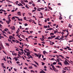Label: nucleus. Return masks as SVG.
Masks as SVG:
<instances>
[{
	"instance_id": "obj_21",
	"label": "nucleus",
	"mask_w": 73,
	"mask_h": 73,
	"mask_svg": "<svg viewBox=\"0 0 73 73\" xmlns=\"http://www.w3.org/2000/svg\"><path fill=\"white\" fill-rule=\"evenodd\" d=\"M25 50H27V51H28V52H30V51H29V49H27V48H25Z\"/></svg>"
},
{
	"instance_id": "obj_30",
	"label": "nucleus",
	"mask_w": 73,
	"mask_h": 73,
	"mask_svg": "<svg viewBox=\"0 0 73 73\" xmlns=\"http://www.w3.org/2000/svg\"><path fill=\"white\" fill-rule=\"evenodd\" d=\"M21 3H22V4H23V3H24V1L23 0H21Z\"/></svg>"
},
{
	"instance_id": "obj_27",
	"label": "nucleus",
	"mask_w": 73,
	"mask_h": 73,
	"mask_svg": "<svg viewBox=\"0 0 73 73\" xmlns=\"http://www.w3.org/2000/svg\"><path fill=\"white\" fill-rule=\"evenodd\" d=\"M18 53H19V54H21V55H22V54L21 53V52L19 51V52H18Z\"/></svg>"
},
{
	"instance_id": "obj_28",
	"label": "nucleus",
	"mask_w": 73,
	"mask_h": 73,
	"mask_svg": "<svg viewBox=\"0 0 73 73\" xmlns=\"http://www.w3.org/2000/svg\"><path fill=\"white\" fill-rule=\"evenodd\" d=\"M41 56H42V55L41 54H40L38 56V58H40Z\"/></svg>"
},
{
	"instance_id": "obj_18",
	"label": "nucleus",
	"mask_w": 73,
	"mask_h": 73,
	"mask_svg": "<svg viewBox=\"0 0 73 73\" xmlns=\"http://www.w3.org/2000/svg\"><path fill=\"white\" fill-rule=\"evenodd\" d=\"M25 7L26 8H27V9H29V7H28V5H26Z\"/></svg>"
},
{
	"instance_id": "obj_7",
	"label": "nucleus",
	"mask_w": 73,
	"mask_h": 73,
	"mask_svg": "<svg viewBox=\"0 0 73 73\" xmlns=\"http://www.w3.org/2000/svg\"><path fill=\"white\" fill-rule=\"evenodd\" d=\"M72 27V25H71V24H69L68 27H70V28H71Z\"/></svg>"
},
{
	"instance_id": "obj_9",
	"label": "nucleus",
	"mask_w": 73,
	"mask_h": 73,
	"mask_svg": "<svg viewBox=\"0 0 73 73\" xmlns=\"http://www.w3.org/2000/svg\"><path fill=\"white\" fill-rule=\"evenodd\" d=\"M5 44L6 46H9V44L8 43H5Z\"/></svg>"
},
{
	"instance_id": "obj_20",
	"label": "nucleus",
	"mask_w": 73,
	"mask_h": 73,
	"mask_svg": "<svg viewBox=\"0 0 73 73\" xmlns=\"http://www.w3.org/2000/svg\"><path fill=\"white\" fill-rule=\"evenodd\" d=\"M54 33H51L50 34V35H53V36H54Z\"/></svg>"
},
{
	"instance_id": "obj_14",
	"label": "nucleus",
	"mask_w": 73,
	"mask_h": 73,
	"mask_svg": "<svg viewBox=\"0 0 73 73\" xmlns=\"http://www.w3.org/2000/svg\"><path fill=\"white\" fill-rule=\"evenodd\" d=\"M58 65H60L61 66H62V64H61V62H59L58 63Z\"/></svg>"
},
{
	"instance_id": "obj_38",
	"label": "nucleus",
	"mask_w": 73,
	"mask_h": 73,
	"mask_svg": "<svg viewBox=\"0 0 73 73\" xmlns=\"http://www.w3.org/2000/svg\"><path fill=\"white\" fill-rule=\"evenodd\" d=\"M18 56H19V57H21V56L20 55V54H18Z\"/></svg>"
},
{
	"instance_id": "obj_35",
	"label": "nucleus",
	"mask_w": 73,
	"mask_h": 73,
	"mask_svg": "<svg viewBox=\"0 0 73 73\" xmlns=\"http://www.w3.org/2000/svg\"><path fill=\"white\" fill-rule=\"evenodd\" d=\"M17 64H20V62L19 61H17L16 62Z\"/></svg>"
},
{
	"instance_id": "obj_33",
	"label": "nucleus",
	"mask_w": 73,
	"mask_h": 73,
	"mask_svg": "<svg viewBox=\"0 0 73 73\" xmlns=\"http://www.w3.org/2000/svg\"><path fill=\"white\" fill-rule=\"evenodd\" d=\"M2 32H3V33H5V34H6V33L4 31H2Z\"/></svg>"
},
{
	"instance_id": "obj_39",
	"label": "nucleus",
	"mask_w": 73,
	"mask_h": 73,
	"mask_svg": "<svg viewBox=\"0 0 73 73\" xmlns=\"http://www.w3.org/2000/svg\"><path fill=\"white\" fill-rule=\"evenodd\" d=\"M13 31H15V26H13Z\"/></svg>"
},
{
	"instance_id": "obj_11",
	"label": "nucleus",
	"mask_w": 73,
	"mask_h": 73,
	"mask_svg": "<svg viewBox=\"0 0 73 73\" xmlns=\"http://www.w3.org/2000/svg\"><path fill=\"white\" fill-rule=\"evenodd\" d=\"M29 56H28V57H29V58H33V57H32V56L31 55H29Z\"/></svg>"
},
{
	"instance_id": "obj_4",
	"label": "nucleus",
	"mask_w": 73,
	"mask_h": 73,
	"mask_svg": "<svg viewBox=\"0 0 73 73\" xmlns=\"http://www.w3.org/2000/svg\"><path fill=\"white\" fill-rule=\"evenodd\" d=\"M41 70L42 71H41L40 72V73H46V72H45L44 71L42 70Z\"/></svg>"
},
{
	"instance_id": "obj_61",
	"label": "nucleus",
	"mask_w": 73,
	"mask_h": 73,
	"mask_svg": "<svg viewBox=\"0 0 73 73\" xmlns=\"http://www.w3.org/2000/svg\"><path fill=\"white\" fill-rule=\"evenodd\" d=\"M14 55L15 56H16L17 55V54L16 53H15L14 54Z\"/></svg>"
},
{
	"instance_id": "obj_57",
	"label": "nucleus",
	"mask_w": 73,
	"mask_h": 73,
	"mask_svg": "<svg viewBox=\"0 0 73 73\" xmlns=\"http://www.w3.org/2000/svg\"><path fill=\"white\" fill-rule=\"evenodd\" d=\"M8 19H11V17H8V18H7Z\"/></svg>"
},
{
	"instance_id": "obj_46",
	"label": "nucleus",
	"mask_w": 73,
	"mask_h": 73,
	"mask_svg": "<svg viewBox=\"0 0 73 73\" xmlns=\"http://www.w3.org/2000/svg\"><path fill=\"white\" fill-rule=\"evenodd\" d=\"M28 1L26 0V1H25V3H28Z\"/></svg>"
},
{
	"instance_id": "obj_5",
	"label": "nucleus",
	"mask_w": 73,
	"mask_h": 73,
	"mask_svg": "<svg viewBox=\"0 0 73 73\" xmlns=\"http://www.w3.org/2000/svg\"><path fill=\"white\" fill-rule=\"evenodd\" d=\"M43 53L44 54H48V52H46L45 51H43Z\"/></svg>"
},
{
	"instance_id": "obj_12",
	"label": "nucleus",
	"mask_w": 73,
	"mask_h": 73,
	"mask_svg": "<svg viewBox=\"0 0 73 73\" xmlns=\"http://www.w3.org/2000/svg\"><path fill=\"white\" fill-rule=\"evenodd\" d=\"M59 19L60 20H62V17L61 16H59Z\"/></svg>"
},
{
	"instance_id": "obj_1",
	"label": "nucleus",
	"mask_w": 73,
	"mask_h": 73,
	"mask_svg": "<svg viewBox=\"0 0 73 73\" xmlns=\"http://www.w3.org/2000/svg\"><path fill=\"white\" fill-rule=\"evenodd\" d=\"M12 41L13 42H16V43H19V41L17 40H15L14 39H13Z\"/></svg>"
},
{
	"instance_id": "obj_25",
	"label": "nucleus",
	"mask_w": 73,
	"mask_h": 73,
	"mask_svg": "<svg viewBox=\"0 0 73 73\" xmlns=\"http://www.w3.org/2000/svg\"><path fill=\"white\" fill-rule=\"evenodd\" d=\"M0 23H1V24H4V22H2V21H0Z\"/></svg>"
},
{
	"instance_id": "obj_10",
	"label": "nucleus",
	"mask_w": 73,
	"mask_h": 73,
	"mask_svg": "<svg viewBox=\"0 0 73 73\" xmlns=\"http://www.w3.org/2000/svg\"><path fill=\"white\" fill-rule=\"evenodd\" d=\"M6 23H7L8 24H10V22H9V21H6Z\"/></svg>"
},
{
	"instance_id": "obj_36",
	"label": "nucleus",
	"mask_w": 73,
	"mask_h": 73,
	"mask_svg": "<svg viewBox=\"0 0 73 73\" xmlns=\"http://www.w3.org/2000/svg\"><path fill=\"white\" fill-rule=\"evenodd\" d=\"M40 15H41V16H43V15H42V13L40 12Z\"/></svg>"
},
{
	"instance_id": "obj_8",
	"label": "nucleus",
	"mask_w": 73,
	"mask_h": 73,
	"mask_svg": "<svg viewBox=\"0 0 73 73\" xmlns=\"http://www.w3.org/2000/svg\"><path fill=\"white\" fill-rule=\"evenodd\" d=\"M58 56L61 57H62V58L63 59H64V56L62 55L59 54L58 55Z\"/></svg>"
},
{
	"instance_id": "obj_37",
	"label": "nucleus",
	"mask_w": 73,
	"mask_h": 73,
	"mask_svg": "<svg viewBox=\"0 0 73 73\" xmlns=\"http://www.w3.org/2000/svg\"><path fill=\"white\" fill-rule=\"evenodd\" d=\"M28 25V24H27V23H26L25 25V26L26 27Z\"/></svg>"
},
{
	"instance_id": "obj_44",
	"label": "nucleus",
	"mask_w": 73,
	"mask_h": 73,
	"mask_svg": "<svg viewBox=\"0 0 73 73\" xmlns=\"http://www.w3.org/2000/svg\"><path fill=\"white\" fill-rule=\"evenodd\" d=\"M40 40H41V41H44V38H42V39H41V38H40Z\"/></svg>"
},
{
	"instance_id": "obj_40",
	"label": "nucleus",
	"mask_w": 73,
	"mask_h": 73,
	"mask_svg": "<svg viewBox=\"0 0 73 73\" xmlns=\"http://www.w3.org/2000/svg\"><path fill=\"white\" fill-rule=\"evenodd\" d=\"M57 58L58 59H59V60H60V56H57Z\"/></svg>"
},
{
	"instance_id": "obj_34",
	"label": "nucleus",
	"mask_w": 73,
	"mask_h": 73,
	"mask_svg": "<svg viewBox=\"0 0 73 73\" xmlns=\"http://www.w3.org/2000/svg\"><path fill=\"white\" fill-rule=\"evenodd\" d=\"M37 11H41V10H40V9H38V8L37 9Z\"/></svg>"
},
{
	"instance_id": "obj_54",
	"label": "nucleus",
	"mask_w": 73,
	"mask_h": 73,
	"mask_svg": "<svg viewBox=\"0 0 73 73\" xmlns=\"http://www.w3.org/2000/svg\"><path fill=\"white\" fill-rule=\"evenodd\" d=\"M48 32H49V31H45V33H48Z\"/></svg>"
},
{
	"instance_id": "obj_48",
	"label": "nucleus",
	"mask_w": 73,
	"mask_h": 73,
	"mask_svg": "<svg viewBox=\"0 0 73 73\" xmlns=\"http://www.w3.org/2000/svg\"><path fill=\"white\" fill-rule=\"evenodd\" d=\"M8 41H9V42H11V40H10V39H8Z\"/></svg>"
},
{
	"instance_id": "obj_26",
	"label": "nucleus",
	"mask_w": 73,
	"mask_h": 73,
	"mask_svg": "<svg viewBox=\"0 0 73 73\" xmlns=\"http://www.w3.org/2000/svg\"><path fill=\"white\" fill-rule=\"evenodd\" d=\"M42 65H45V63H44V62H42Z\"/></svg>"
},
{
	"instance_id": "obj_45",
	"label": "nucleus",
	"mask_w": 73,
	"mask_h": 73,
	"mask_svg": "<svg viewBox=\"0 0 73 73\" xmlns=\"http://www.w3.org/2000/svg\"><path fill=\"white\" fill-rule=\"evenodd\" d=\"M61 34L62 35H64V32H62L61 33Z\"/></svg>"
},
{
	"instance_id": "obj_43",
	"label": "nucleus",
	"mask_w": 73,
	"mask_h": 73,
	"mask_svg": "<svg viewBox=\"0 0 73 73\" xmlns=\"http://www.w3.org/2000/svg\"><path fill=\"white\" fill-rule=\"evenodd\" d=\"M52 68H53V69L55 68V67H54V66H52Z\"/></svg>"
},
{
	"instance_id": "obj_42",
	"label": "nucleus",
	"mask_w": 73,
	"mask_h": 73,
	"mask_svg": "<svg viewBox=\"0 0 73 73\" xmlns=\"http://www.w3.org/2000/svg\"><path fill=\"white\" fill-rule=\"evenodd\" d=\"M62 72H62V73H65V72H66V71H64V70H62Z\"/></svg>"
},
{
	"instance_id": "obj_19",
	"label": "nucleus",
	"mask_w": 73,
	"mask_h": 73,
	"mask_svg": "<svg viewBox=\"0 0 73 73\" xmlns=\"http://www.w3.org/2000/svg\"><path fill=\"white\" fill-rule=\"evenodd\" d=\"M70 62L71 64H72V65H73V61H72L70 60Z\"/></svg>"
},
{
	"instance_id": "obj_32",
	"label": "nucleus",
	"mask_w": 73,
	"mask_h": 73,
	"mask_svg": "<svg viewBox=\"0 0 73 73\" xmlns=\"http://www.w3.org/2000/svg\"><path fill=\"white\" fill-rule=\"evenodd\" d=\"M29 22H32V19H30V20H29Z\"/></svg>"
},
{
	"instance_id": "obj_22",
	"label": "nucleus",
	"mask_w": 73,
	"mask_h": 73,
	"mask_svg": "<svg viewBox=\"0 0 73 73\" xmlns=\"http://www.w3.org/2000/svg\"><path fill=\"white\" fill-rule=\"evenodd\" d=\"M34 51H35V52H37V49L35 48H34Z\"/></svg>"
},
{
	"instance_id": "obj_17",
	"label": "nucleus",
	"mask_w": 73,
	"mask_h": 73,
	"mask_svg": "<svg viewBox=\"0 0 73 73\" xmlns=\"http://www.w3.org/2000/svg\"><path fill=\"white\" fill-rule=\"evenodd\" d=\"M44 28H48V26H44Z\"/></svg>"
},
{
	"instance_id": "obj_16",
	"label": "nucleus",
	"mask_w": 73,
	"mask_h": 73,
	"mask_svg": "<svg viewBox=\"0 0 73 73\" xmlns=\"http://www.w3.org/2000/svg\"><path fill=\"white\" fill-rule=\"evenodd\" d=\"M53 38H52V37H48V40L49 39H52Z\"/></svg>"
},
{
	"instance_id": "obj_6",
	"label": "nucleus",
	"mask_w": 73,
	"mask_h": 73,
	"mask_svg": "<svg viewBox=\"0 0 73 73\" xmlns=\"http://www.w3.org/2000/svg\"><path fill=\"white\" fill-rule=\"evenodd\" d=\"M17 13V15H18L19 16H20V15H21V12H18Z\"/></svg>"
},
{
	"instance_id": "obj_31",
	"label": "nucleus",
	"mask_w": 73,
	"mask_h": 73,
	"mask_svg": "<svg viewBox=\"0 0 73 73\" xmlns=\"http://www.w3.org/2000/svg\"><path fill=\"white\" fill-rule=\"evenodd\" d=\"M33 37V36H29L28 38H30V37Z\"/></svg>"
},
{
	"instance_id": "obj_2",
	"label": "nucleus",
	"mask_w": 73,
	"mask_h": 73,
	"mask_svg": "<svg viewBox=\"0 0 73 73\" xmlns=\"http://www.w3.org/2000/svg\"><path fill=\"white\" fill-rule=\"evenodd\" d=\"M64 64L66 65H69V64L68 62L66 60H65V61L64 62Z\"/></svg>"
},
{
	"instance_id": "obj_55",
	"label": "nucleus",
	"mask_w": 73,
	"mask_h": 73,
	"mask_svg": "<svg viewBox=\"0 0 73 73\" xmlns=\"http://www.w3.org/2000/svg\"><path fill=\"white\" fill-rule=\"evenodd\" d=\"M24 20H26L27 19V18L25 17H24Z\"/></svg>"
},
{
	"instance_id": "obj_58",
	"label": "nucleus",
	"mask_w": 73,
	"mask_h": 73,
	"mask_svg": "<svg viewBox=\"0 0 73 73\" xmlns=\"http://www.w3.org/2000/svg\"><path fill=\"white\" fill-rule=\"evenodd\" d=\"M58 5H61V3H58Z\"/></svg>"
},
{
	"instance_id": "obj_52",
	"label": "nucleus",
	"mask_w": 73,
	"mask_h": 73,
	"mask_svg": "<svg viewBox=\"0 0 73 73\" xmlns=\"http://www.w3.org/2000/svg\"><path fill=\"white\" fill-rule=\"evenodd\" d=\"M57 68H61V66H56Z\"/></svg>"
},
{
	"instance_id": "obj_23",
	"label": "nucleus",
	"mask_w": 73,
	"mask_h": 73,
	"mask_svg": "<svg viewBox=\"0 0 73 73\" xmlns=\"http://www.w3.org/2000/svg\"><path fill=\"white\" fill-rule=\"evenodd\" d=\"M56 60H57L56 61L57 62H60V60L56 58Z\"/></svg>"
},
{
	"instance_id": "obj_56",
	"label": "nucleus",
	"mask_w": 73,
	"mask_h": 73,
	"mask_svg": "<svg viewBox=\"0 0 73 73\" xmlns=\"http://www.w3.org/2000/svg\"><path fill=\"white\" fill-rule=\"evenodd\" d=\"M50 20V19L49 18H47V21H49V20Z\"/></svg>"
},
{
	"instance_id": "obj_51",
	"label": "nucleus",
	"mask_w": 73,
	"mask_h": 73,
	"mask_svg": "<svg viewBox=\"0 0 73 73\" xmlns=\"http://www.w3.org/2000/svg\"><path fill=\"white\" fill-rule=\"evenodd\" d=\"M31 72H33V73H35V72L33 70H31Z\"/></svg>"
},
{
	"instance_id": "obj_64",
	"label": "nucleus",
	"mask_w": 73,
	"mask_h": 73,
	"mask_svg": "<svg viewBox=\"0 0 73 73\" xmlns=\"http://www.w3.org/2000/svg\"><path fill=\"white\" fill-rule=\"evenodd\" d=\"M10 29H11L12 30H13V28L12 27L11 28H10Z\"/></svg>"
},
{
	"instance_id": "obj_15",
	"label": "nucleus",
	"mask_w": 73,
	"mask_h": 73,
	"mask_svg": "<svg viewBox=\"0 0 73 73\" xmlns=\"http://www.w3.org/2000/svg\"><path fill=\"white\" fill-rule=\"evenodd\" d=\"M29 69H33V67H32V66H29Z\"/></svg>"
},
{
	"instance_id": "obj_47",
	"label": "nucleus",
	"mask_w": 73,
	"mask_h": 73,
	"mask_svg": "<svg viewBox=\"0 0 73 73\" xmlns=\"http://www.w3.org/2000/svg\"><path fill=\"white\" fill-rule=\"evenodd\" d=\"M12 19H15V18L14 17H13L12 18Z\"/></svg>"
},
{
	"instance_id": "obj_59",
	"label": "nucleus",
	"mask_w": 73,
	"mask_h": 73,
	"mask_svg": "<svg viewBox=\"0 0 73 73\" xmlns=\"http://www.w3.org/2000/svg\"><path fill=\"white\" fill-rule=\"evenodd\" d=\"M58 27V25H57L56 26V28H57Z\"/></svg>"
},
{
	"instance_id": "obj_13",
	"label": "nucleus",
	"mask_w": 73,
	"mask_h": 73,
	"mask_svg": "<svg viewBox=\"0 0 73 73\" xmlns=\"http://www.w3.org/2000/svg\"><path fill=\"white\" fill-rule=\"evenodd\" d=\"M48 7L50 10H52V8L51 7H50L49 6H48Z\"/></svg>"
},
{
	"instance_id": "obj_63",
	"label": "nucleus",
	"mask_w": 73,
	"mask_h": 73,
	"mask_svg": "<svg viewBox=\"0 0 73 73\" xmlns=\"http://www.w3.org/2000/svg\"><path fill=\"white\" fill-rule=\"evenodd\" d=\"M15 17L17 19H19V17Z\"/></svg>"
},
{
	"instance_id": "obj_41",
	"label": "nucleus",
	"mask_w": 73,
	"mask_h": 73,
	"mask_svg": "<svg viewBox=\"0 0 73 73\" xmlns=\"http://www.w3.org/2000/svg\"><path fill=\"white\" fill-rule=\"evenodd\" d=\"M33 61H34V62H35V64H37V62L35 61V60H33Z\"/></svg>"
},
{
	"instance_id": "obj_3",
	"label": "nucleus",
	"mask_w": 73,
	"mask_h": 73,
	"mask_svg": "<svg viewBox=\"0 0 73 73\" xmlns=\"http://www.w3.org/2000/svg\"><path fill=\"white\" fill-rule=\"evenodd\" d=\"M12 38L13 39V38H14V37H13V36H11V35H10L9 36V39H10V40H12Z\"/></svg>"
},
{
	"instance_id": "obj_62",
	"label": "nucleus",
	"mask_w": 73,
	"mask_h": 73,
	"mask_svg": "<svg viewBox=\"0 0 73 73\" xmlns=\"http://www.w3.org/2000/svg\"><path fill=\"white\" fill-rule=\"evenodd\" d=\"M11 12H15V10H12Z\"/></svg>"
},
{
	"instance_id": "obj_53",
	"label": "nucleus",
	"mask_w": 73,
	"mask_h": 73,
	"mask_svg": "<svg viewBox=\"0 0 73 73\" xmlns=\"http://www.w3.org/2000/svg\"><path fill=\"white\" fill-rule=\"evenodd\" d=\"M27 54H31V53L29 52H27Z\"/></svg>"
},
{
	"instance_id": "obj_29",
	"label": "nucleus",
	"mask_w": 73,
	"mask_h": 73,
	"mask_svg": "<svg viewBox=\"0 0 73 73\" xmlns=\"http://www.w3.org/2000/svg\"><path fill=\"white\" fill-rule=\"evenodd\" d=\"M7 1H8V2H9V3H12V2L9 1V0H7Z\"/></svg>"
},
{
	"instance_id": "obj_60",
	"label": "nucleus",
	"mask_w": 73,
	"mask_h": 73,
	"mask_svg": "<svg viewBox=\"0 0 73 73\" xmlns=\"http://www.w3.org/2000/svg\"><path fill=\"white\" fill-rule=\"evenodd\" d=\"M18 23H19V24L22 25V23H20V22H18Z\"/></svg>"
},
{
	"instance_id": "obj_49",
	"label": "nucleus",
	"mask_w": 73,
	"mask_h": 73,
	"mask_svg": "<svg viewBox=\"0 0 73 73\" xmlns=\"http://www.w3.org/2000/svg\"><path fill=\"white\" fill-rule=\"evenodd\" d=\"M18 37H19V38H20V39H21V38H20V35H18Z\"/></svg>"
},
{
	"instance_id": "obj_50",
	"label": "nucleus",
	"mask_w": 73,
	"mask_h": 73,
	"mask_svg": "<svg viewBox=\"0 0 73 73\" xmlns=\"http://www.w3.org/2000/svg\"><path fill=\"white\" fill-rule=\"evenodd\" d=\"M29 55H30V54H27V55L28 56V57H29Z\"/></svg>"
},
{
	"instance_id": "obj_24",
	"label": "nucleus",
	"mask_w": 73,
	"mask_h": 73,
	"mask_svg": "<svg viewBox=\"0 0 73 73\" xmlns=\"http://www.w3.org/2000/svg\"><path fill=\"white\" fill-rule=\"evenodd\" d=\"M52 64H53V65H56V62H54L52 63Z\"/></svg>"
}]
</instances>
